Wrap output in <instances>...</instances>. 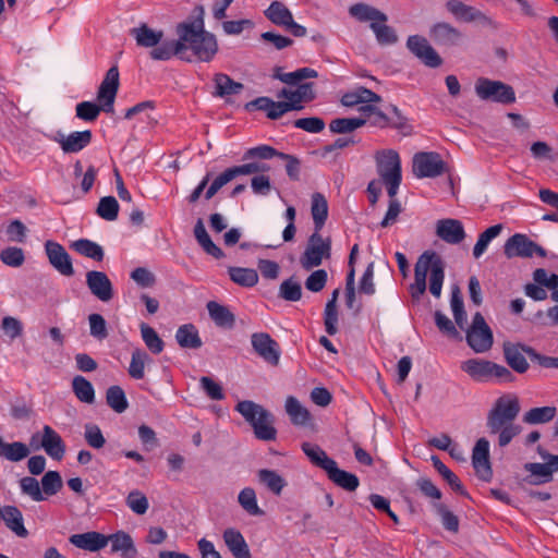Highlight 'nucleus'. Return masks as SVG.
<instances>
[{"mask_svg":"<svg viewBox=\"0 0 558 558\" xmlns=\"http://www.w3.org/2000/svg\"><path fill=\"white\" fill-rule=\"evenodd\" d=\"M177 34L183 50L181 60L209 62L218 51L217 38L205 31L202 19L178 25Z\"/></svg>","mask_w":558,"mask_h":558,"instance_id":"f257e3e1","label":"nucleus"},{"mask_svg":"<svg viewBox=\"0 0 558 558\" xmlns=\"http://www.w3.org/2000/svg\"><path fill=\"white\" fill-rule=\"evenodd\" d=\"M445 262L436 252L425 251L422 253L414 266V282L409 287L412 299L418 301L425 293L427 277H429L430 293L435 298H439L445 280Z\"/></svg>","mask_w":558,"mask_h":558,"instance_id":"f03ea898","label":"nucleus"},{"mask_svg":"<svg viewBox=\"0 0 558 558\" xmlns=\"http://www.w3.org/2000/svg\"><path fill=\"white\" fill-rule=\"evenodd\" d=\"M520 412L517 397L506 395L499 397L487 415V427L490 434H498V445L505 447L520 434L521 427L513 423Z\"/></svg>","mask_w":558,"mask_h":558,"instance_id":"7ed1b4c3","label":"nucleus"},{"mask_svg":"<svg viewBox=\"0 0 558 558\" xmlns=\"http://www.w3.org/2000/svg\"><path fill=\"white\" fill-rule=\"evenodd\" d=\"M119 89V70L118 66H111L97 92L98 105L90 101H82L76 105V117L84 121H95L100 111L113 112L114 99Z\"/></svg>","mask_w":558,"mask_h":558,"instance_id":"20e7f679","label":"nucleus"},{"mask_svg":"<svg viewBox=\"0 0 558 558\" xmlns=\"http://www.w3.org/2000/svg\"><path fill=\"white\" fill-rule=\"evenodd\" d=\"M349 12L361 22H369V27L379 45H395L398 41V35L391 26L387 25L388 17L384 12L364 3L351 5Z\"/></svg>","mask_w":558,"mask_h":558,"instance_id":"39448f33","label":"nucleus"},{"mask_svg":"<svg viewBox=\"0 0 558 558\" xmlns=\"http://www.w3.org/2000/svg\"><path fill=\"white\" fill-rule=\"evenodd\" d=\"M235 410L253 427L256 438L265 441L275 440L277 430L272 415L260 404L251 400L240 401Z\"/></svg>","mask_w":558,"mask_h":558,"instance_id":"423d86ee","label":"nucleus"},{"mask_svg":"<svg viewBox=\"0 0 558 558\" xmlns=\"http://www.w3.org/2000/svg\"><path fill=\"white\" fill-rule=\"evenodd\" d=\"M461 369L475 381H489L497 379L509 383L513 379L511 372L499 364L482 359H470L461 364Z\"/></svg>","mask_w":558,"mask_h":558,"instance_id":"0eeeda50","label":"nucleus"},{"mask_svg":"<svg viewBox=\"0 0 558 558\" xmlns=\"http://www.w3.org/2000/svg\"><path fill=\"white\" fill-rule=\"evenodd\" d=\"M477 97L485 101L511 104L515 100V94L511 86L485 77H480L474 86Z\"/></svg>","mask_w":558,"mask_h":558,"instance_id":"6e6552de","label":"nucleus"},{"mask_svg":"<svg viewBox=\"0 0 558 558\" xmlns=\"http://www.w3.org/2000/svg\"><path fill=\"white\" fill-rule=\"evenodd\" d=\"M330 256V240L324 239L319 231H314L310 236L307 246L301 257V265L310 270L322 264L324 258Z\"/></svg>","mask_w":558,"mask_h":558,"instance_id":"1a4fd4ad","label":"nucleus"},{"mask_svg":"<svg viewBox=\"0 0 558 558\" xmlns=\"http://www.w3.org/2000/svg\"><path fill=\"white\" fill-rule=\"evenodd\" d=\"M466 341L476 353L487 352L492 348L493 332L481 313L474 315L472 325L466 332Z\"/></svg>","mask_w":558,"mask_h":558,"instance_id":"9d476101","label":"nucleus"},{"mask_svg":"<svg viewBox=\"0 0 558 558\" xmlns=\"http://www.w3.org/2000/svg\"><path fill=\"white\" fill-rule=\"evenodd\" d=\"M504 253L508 258H530L533 255L546 256V251L523 233H515L510 236L505 243Z\"/></svg>","mask_w":558,"mask_h":558,"instance_id":"9b49d317","label":"nucleus"},{"mask_svg":"<svg viewBox=\"0 0 558 558\" xmlns=\"http://www.w3.org/2000/svg\"><path fill=\"white\" fill-rule=\"evenodd\" d=\"M265 16L274 24L287 28L295 37H304L306 28L294 22L291 11L280 1H272Z\"/></svg>","mask_w":558,"mask_h":558,"instance_id":"f8f14e48","label":"nucleus"},{"mask_svg":"<svg viewBox=\"0 0 558 558\" xmlns=\"http://www.w3.org/2000/svg\"><path fill=\"white\" fill-rule=\"evenodd\" d=\"M445 170V162L437 153H417L413 157V173L416 178H436Z\"/></svg>","mask_w":558,"mask_h":558,"instance_id":"ddd939ff","label":"nucleus"},{"mask_svg":"<svg viewBox=\"0 0 558 558\" xmlns=\"http://www.w3.org/2000/svg\"><path fill=\"white\" fill-rule=\"evenodd\" d=\"M407 48L426 66L438 68L442 64V59L430 46L428 40L420 35H411L407 39Z\"/></svg>","mask_w":558,"mask_h":558,"instance_id":"4468645a","label":"nucleus"},{"mask_svg":"<svg viewBox=\"0 0 558 558\" xmlns=\"http://www.w3.org/2000/svg\"><path fill=\"white\" fill-rule=\"evenodd\" d=\"M254 351L268 364L277 366L280 361L278 343L266 332H256L251 337Z\"/></svg>","mask_w":558,"mask_h":558,"instance_id":"2eb2a0df","label":"nucleus"},{"mask_svg":"<svg viewBox=\"0 0 558 558\" xmlns=\"http://www.w3.org/2000/svg\"><path fill=\"white\" fill-rule=\"evenodd\" d=\"M86 286L90 293L104 303L110 302L114 296L113 284L107 274L104 271H87Z\"/></svg>","mask_w":558,"mask_h":558,"instance_id":"dca6fc26","label":"nucleus"},{"mask_svg":"<svg viewBox=\"0 0 558 558\" xmlns=\"http://www.w3.org/2000/svg\"><path fill=\"white\" fill-rule=\"evenodd\" d=\"M45 252L50 265L62 276L71 277L74 274L72 259L65 248L54 241H46Z\"/></svg>","mask_w":558,"mask_h":558,"instance_id":"f3484780","label":"nucleus"},{"mask_svg":"<svg viewBox=\"0 0 558 558\" xmlns=\"http://www.w3.org/2000/svg\"><path fill=\"white\" fill-rule=\"evenodd\" d=\"M377 171L384 180L401 179V161L393 149L378 150L375 155Z\"/></svg>","mask_w":558,"mask_h":558,"instance_id":"a211bd4d","label":"nucleus"},{"mask_svg":"<svg viewBox=\"0 0 558 558\" xmlns=\"http://www.w3.org/2000/svg\"><path fill=\"white\" fill-rule=\"evenodd\" d=\"M92 132L89 130L75 131L70 134L57 132L53 141L58 143L65 154H75L83 150L92 142Z\"/></svg>","mask_w":558,"mask_h":558,"instance_id":"6ab92c4d","label":"nucleus"},{"mask_svg":"<svg viewBox=\"0 0 558 558\" xmlns=\"http://www.w3.org/2000/svg\"><path fill=\"white\" fill-rule=\"evenodd\" d=\"M472 465L477 476L483 481H490L493 471L489 462V441L480 438L472 451Z\"/></svg>","mask_w":558,"mask_h":558,"instance_id":"aec40b11","label":"nucleus"},{"mask_svg":"<svg viewBox=\"0 0 558 558\" xmlns=\"http://www.w3.org/2000/svg\"><path fill=\"white\" fill-rule=\"evenodd\" d=\"M296 85L298 86L294 89L283 88L278 93V98L287 99L292 110L303 109V102L312 101L316 97L314 83H303Z\"/></svg>","mask_w":558,"mask_h":558,"instance_id":"412c9836","label":"nucleus"},{"mask_svg":"<svg viewBox=\"0 0 558 558\" xmlns=\"http://www.w3.org/2000/svg\"><path fill=\"white\" fill-rule=\"evenodd\" d=\"M447 10L458 20L464 22H481L482 24L493 25L494 21L482 11L474 7L464 4L459 0H449L446 4Z\"/></svg>","mask_w":558,"mask_h":558,"instance_id":"4be33fe9","label":"nucleus"},{"mask_svg":"<svg viewBox=\"0 0 558 558\" xmlns=\"http://www.w3.org/2000/svg\"><path fill=\"white\" fill-rule=\"evenodd\" d=\"M40 446L45 450V452L56 461L62 460L66 451V447L63 439L49 425L43 426Z\"/></svg>","mask_w":558,"mask_h":558,"instance_id":"5701e85b","label":"nucleus"},{"mask_svg":"<svg viewBox=\"0 0 558 558\" xmlns=\"http://www.w3.org/2000/svg\"><path fill=\"white\" fill-rule=\"evenodd\" d=\"M69 542L74 547L90 553L99 551L108 545L107 535L96 531L72 534Z\"/></svg>","mask_w":558,"mask_h":558,"instance_id":"b1692460","label":"nucleus"},{"mask_svg":"<svg viewBox=\"0 0 558 558\" xmlns=\"http://www.w3.org/2000/svg\"><path fill=\"white\" fill-rule=\"evenodd\" d=\"M108 544H111V551L118 553L122 558H135L137 549L131 535L124 531H118L107 535Z\"/></svg>","mask_w":558,"mask_h":558,"instance_id":"393cba45","label":"nucleus"},{"mask_svg":"<svg viewBox=\"0 0 558 558\" xmlns=\"http://www.w3.org/2000/svg\"><path fill=\"white\" fill-rule=\"evenodd\" d=\"M435 43L442 46H457L463 38L462 33L448 23H437L429 32Z\"/></svg>","mask_w":558,"mask_h":558,"instance_id":"a878e982","label":"nucleus"},{"mask_svg":"<svg viewBox=\"0 0 558 558\" xmlns=\"http://www.w3.org/2000/svg\"><path fill=\"white\" fill-rule=\"evenodd\" d=\"M222 538L234 558H251L248 545L240 531L229 527L225 530Z\"/></svg>","mask_w":558,"mask_h":558,"instance_id":"bb28decb","label":"nucleus"},{"mask_svg":"<svg viewBox=\"0 0 558 558\" xmlns=\"http://www.w3.org/2000/svg\"><path fill=\"white\" fill-rule=\"evenodd\" d=\"M436 233L441 240L450 244H458L465 236L462 223L456 219L439 220L437 222Z\"/></svg>","mask_w":558,"mask_h":558,"instance_id":"cd10ccee","label":"nucleus"},{"mask_svg":"<svg viewBox=\"0 0 558 558\" xmlns=\"http://www.w3.org/2000/svg\"><path fill=\"white\" fill-rule=\"evenodd\" d=\"M519 344L505 343L504 355L508 365L518 373H525L529 368V363L525 359L526 349Z\"/></svg>","mask_w":558,"mask_h":558,"instance_id":"c85d7f7f","label":"nucleus"},{"mask_svg":"<svg viewBox=\"0 0 558 558\" xmlns=\"http://www.w3.org/2000/svg\"><path fill=\"white\" fill-rule=\"evenodd\" d=\"M381 97L371 89L360 86L347 92L341 97V104L344 107H355L368 102H380Z\"/></svg>","mask_w":558,"mask_h":558,"instance_id":"c756f323","label":"nucleus"},{"mask_svg":"<svg viewBox=\"0 0 558 558\" xmlns=\"http://www.w3.org/2000/svg\"><path fill=\"white\" fill-rule=\"evenodd\" d=\"M326 473L330 481L345 490L354 492L359 487L360 481L357 476L339 469L336 461L332 462V465H329Z\"/></svg>","mask_w":558,"mask_h":558,"instance_id":"7c9ffc66","label":"nucleus"},{"mask_svg":"<svg viewBox=\"0 0 558 558\" xmlns=\"http://www.w3.org/2000/svg\"><path fill=\"white\" fill-rule=\"evenodd\" d=\"M1 521H3L9 530L20 537H26L28 532L24 526L22 512L15 506H4L1 512Z\"/></svg>","mask_w":558,"mask_h":558,"instance_id":"2f4dec72","label":"nucleus"},{"mask_svg":"<svg viewBox=\"0 0 558 558\" xmlns=\"http://www.w3.org/2000/svg\"><path fill=\"white\" fill-rule=\"evenodd\" d=\"M31 449L25 442H5L0 436V458L16 463L26 459Z\"/></svg>","mask_w":558,"mask_h":558,"instance_id":"473e14b6","label":"nucleus"},{"mask_svg":"<svg viewBox=\"0 0 558 558\" xmlns=\"http://www.w3.org/2000/svg\"><path fill=\"white\" fill-rule=\"evenodd\" d=\"M131 35L135 38L138 46L151 48L161 41L163 32L151 29L146 24H142L138 27L132 28Z\"/></svg>","mask_w":558,"mask_h":558,"instance_id":"72a5a7b5","label":"nucleus"},{"mask_svg":"<svg viewBox=\"0 0 558 558\" xmlns=\"http://www.w3.org/2000/svg\"><path fill=\"white\" fill-rule=\"evenodd\" d=\"M311 214L315 231H320L328 217V203L322 193H314L312 195Z\"/></svg>","mask_w":558,"mask_h":558,"instance_id":"f704fd0d","label":"nucleus"},{"mask_svg":"<svg viewBox=\"0 0 558 558\" xmlns=\"http://www.w3.org/2000/svg\"><path fill=\"white\" fill-rule=\"evenodd\" d=\"M175 340L181 348L197 349L202 345L196 327L192 324H185L178 328Z\"/></svg>","mask_w":558,"mask_h":558,"instance_id":"c9c22d12","label":"nucleus"},{"mask_svg":"<svg viewBox=\"0 0 558 558\" xmlns=\"http://www.w3.org/2000/svg\"><path fill=\"white\" fill-rule=\"evenodd\" d=\"M286 412L294 425H306L311 418L310 412L304 408L300 401L290 396L286 400Z\"/></svg>","mask_w":558,"mask_h":558,"instance_id":"e433bc0d","label":"nucleus"},{"mask_svg":"<svg viewBox=\"0 0 558 558\" xmlns=\"http://www.w3.org/2000/svg\"><path fill=\"white\" fill-rule=\"evenodd\" d=\"M71 247L82 256L101 262L105 256L104 248L96 242L88 239H80L71 244Z\"/></svg>","mask_w":558,"mask_h":558,"instance_id":"4c0bfd02","label":"nucleus"},{"mask_svg":"<svg viewBox=\"0 0 558 558\" xmlns=\"http://www.w3.org/2000/svg\"><path fill=\"white\" fill-rule=\"evenodd\" d=\"M228 274L230 279L241 287L252 288L258 282L257 270L253 268L229 267Z\"/></svg>","mask_w":558,"mask_h":558,"instance_id":"58836bf2","label":"nucleus"},{"mask_svg":"<svg viewBox=\"0 0 558 558\" xmlns=\"http://www.w3.org/2000/svg\"><path fill=\"white\" fill-rule=\"evenodd\" d=\"M207 310L210 318L219 327H232L234 324V315L229 311L228 307L210 301L207 303Z\"/></svg>","mask_w":558,"mask_h":558,"instance_id":"ea45409f","label":"nucleus"},{"mask_svg":"<svg viewBox=\"0 0 558 558\" xmlns=\"http://www.w3.org/2000/svg\"><path fill=\"white\" fill-rule=\"evenodd\" d=\"M215 95L218 97H226L239 94L243 89V84L234 82L229 75L219 73L215 78Z\"/></svg>","mask_w":558,"mask_h":558,"instance_id":"a19ab883","label":"nucleus"},{"mask_svg":"<svg viewBox=\"0 0 558 558\" xmlns=\"http://www.w3.org/2000/svg\"><path fill=\"white\" fill-rule=\"evenodd\" d=\"M72 389L76 398L84 403L92 404L95 401V390L89 380L77 375L72 380Z\"/></svg>","mask_w":558,"mask_h":558,"instance_id":"79ce46f5","label":"nucleus"},{"mask_svg":"<svg viewBox=\"0 0 558 558\" xmlns=\"http://www.w3.org/2000/svg\"><path fill=\"white\" fill-rule=\"evenodd\" d=\"M302 450L313 464L322 468L325 471L329 468V465H332V462L335 461L333 459L329 458L327 453L317 445L304 442L302 445Z\"/></svg>","mask_w":558,"mask_h":558,"instance_id":"37998d69","label":"nucleus"},{"mask_svg":"<svg viewBox=\"0 0 558 558\" xmlns=\"http://www.w3.org/2000/svg\"><path fill=\"white\" fill-rule=\"evenodd\" d=\"M238 501L242 509L250 515L260 517L264 514V511L257 504L256 493L253 488H243L238 495Z\"/></svg>","mask_w":558,"mask_h":558,"instance_id":"c03bdc74","label":"nucleus"},{"mask_svg":"<svg viewBox=\"0 0 558 558\" xmlns=\"http://www.w3.org/2000/svg\"><path fill=\"white\" fill-rule=\"evenodd\" d=\"M557 413V409L551 405L533 408L524 413L523 422L526 424H544L550 422Z\"/></svg>","mask_w":558,"mask_h":558,"instance_id":"a18cd8bd","label":"nucleus"},{"mask_svg":"<svg viewBox=\"0 0 558 558\" xmlns=\"http://www.w3.org/2000/svg\"><path fill=\"white\" fill-rule=\"evenodd\" d=\"M150 362H151V359L144 350H142V349L133 350L130 366H129V375L134 379L144 378L145 365Z\"/></svg>","mask_w":558,"mask_h":558,"instance_id":"49530a36","label":"nucleus"},{"mask_svg":"<svg viewBox=\"0 0 558 558\" xmlns=\"http://www.w3.org/2000/svg\"><path fill=\"white\" fill-rule=\"evenodd\" d=\"M154 49L150 51V57L154 60H169L173 56L181 59L182 48L179 43V38L177 40H171L163 43L160 46L153 47Z\"/></svg>","mask_w":558,"mask_h":558,"instance_id":"de8ad7c7","label":"nucleus"},{"mask_svg":"<svg viewBox=\"0 0 558 558\" xmlns=\"http://www.w3.org/2000/svg\"><path fill=\"white\" fill-rule=\"evenodd\" d=\"M365 123L366 120L363 118H338L330 122L329 130L336 134H347L362 128Z\"/></svg>","mask_w":558,"mask_h":558,"instance_id":"09e8293b","label":"nucleus"},{"mask_svg":"<svg viewBox=\"0 0 558 558\" xmlns=\"http://www.w3.org/2000/svg\"><path fill=\"white\" fill-rule=\"evenodd\" d=\"M502 228L501 223L494 225L480 234L473 247V256L475 258H480L485 253L489 243L500 234Z\"/></svg>","mask_w":558,"mask_h":558,"instance_id":"8fccbe9b","label":"nucleus"},{"mask_svg":"<svg viewBox=\"0 0 558 558\" xmlns=\"http://www.w3.org/2000/svg\"><path fill=\"white\" fill-rule=\"evenodd\" d=\"M141 336L145 345L151 353L159 354L162 352L165 343L153 327L142 324Z\"/></svg>","mask_w":558,"mask_h":558,"instance_id":"3c124183","label":"nucleus"},{"mask_svg":"<svg viewBox=\"0 0 558 558\" xmlns=\"http://www.w3.org/2000/svg\"><path fill=\"white\" fill-rule=\"evenodd\" d=\"M450 306L457 325L460 328H464V325L466 324V313L464 311L461 291L458 286H453L451 289Z\"/></svg>","mask_w":558,"mask_h":558,"instance_id":"603ef678","label":"nucleus"},{"mask_svg":"<svg viewBox=\"0 0 558 558\" xmlns=\"http://www.w3.org/2000/svg\"><path fill=\"white\" fill-rule=\"evenodd\" d=\"M259 481L274 494L280 495L283 487L287 485L282 476L277 472L263 469L258 471Z\"/></svg>","mask_w":558,"mask_h":558,"instance_id":"864d4df0","label":"nucleus"},{"mask_svg":"<svg viewBox=\"0 0 558 558\" xmlns=\"http://www.w3.org/2000/svg\"><path fill=\"white\" fill-rule=\"evenodd\" d=\"M434 468L438 471V473L444 477V480L450 485V487L460 493L461 495H465L463 485L461 484L458 476L451 472L438 457L432 456L430 458Z\"/></svg>","mask_w":558,"mask_h":558,"instance_id":"5fc2aeb1","label":"nucleus"},{"mask_svg":"<svg viewBox=\"0 0 558 558\" xmlns=\"http://www.w3.org/2000/svg\"><path fill=\"white\" fill-rule=\"evenodd\" d=\"M317 76V71L312 68H301L293 72L281 73L276 75L278 80L288 85H296L304 80L315 78Z\"/></svg>","mask_w":558,"mask_h":558,"instance_id":"6e6d98bb","label":"nucleus"},{"mask_svg":"<svg viewBox=\"0 0 558 558\" xmlns=\"http://www.w3.org/2000/svg\"><path fill=\"white\" fill-rule=\"evenodd\" d=\"M108 405L117 413H122L128 409V400L123 389L119 386H111L106 393Z\"/></svg>","mask_w":558,"mask_h":558,"instance_id":"4d7b16f0","label":"nucleus"},{"mask_svg":"<svg viewBox=\"0 0 558 558\" xmlns=\"http://www.w3.org/2000/svg\"><path fill=\"white\" fill-rule=\"evenodd\" d=\"M432 507L434 511L440 517L444 527L450 532H458L459 519L453 514L444 504L433 502Z\"/></svg>","mask_w":558,"mask_h":558,"instance_id":"13d9d810","label":"nucleus"},{"mask_svg":"<svg viewBox=\"0 0 558 558\" xmlns=\"http://www.w3.org/2000/svg\"><path fill=\"white\" fill-rule=\"evenodd\" d=\"M119 213V203L113 196H105L100 198L97 207L99 217L107 221H114Z\"/></svg>","mask_w":558,"mask_h":558,"instance_id":"bf43d9fd","label":"nucleus"},{"mask_svg":"<svg viewBox=\"0 0 558 558\" xmlns=\"http://www.w3.org/2000/svg\"><path fill=\"white\" fill-rule=\"evenodd\" d=\"M279 295L286 301H299L302 298L301 283L294 278H289L282 281L279 288Z\"/></svg>","mask_w":558,"mask_h":558,"instance_id":"052dcab7","label":"nucleus"},{"mask_svg":"<svg viewBox=\"0 0 558 558\" xmlns=\"http://www.w3.org/2000/svg\"><path fill=\"white\" fill-rule=\"evenodd\" d=\"M63 482L57 471H48L41 477L43 494L47 496L56 495L62 488Z\"/></svg>","mask_w":558,"mask_h":558,"instance_id":"680f3d73","label":"nucleus"},{"mask_svg":"<svg viewBox=\"0 0 558 558\" xmlns=\"http://www.w3.org/2000/svg\"><path fill=\"white\" fill-rule=\"evenodd\" d=\"M84 439L94 449H101L106 444V438L99 426L92 423L84 426Z\"/></svg>","mask_w":558,"mask_h":558,"instance_id":"e2e57ef3","label":"nucleus"},{"mask_svg":"<svg viewBox=\"0 0 558 558\" xmlns=\"http://www.w3.org/2000/svg\"><path fill=\"white\" fill-rule=\"evenodd\" d=\"M236 178V173L233 167L226 169L222 173H220L209 185L207 191L205 192V198L208 201L213 198L220 189H222L226 184Z\"/></svg>","mask_w":558,"mask_h":558,"instance_id":"0e129e2a","label":"nucleus"},{"mask_svg":"<svg viewBox=\"0 0 558 558\" xmlns=\"http://www.w3.org/2000/svg\"><path fill=\"white\" fill-rule=\"evenodd\" d=\"M415 485L426 498H429L432 500V504L440 502L439 500L441 499L442 494L440 489L428 477H418L416 480Z\"/></svg>","mask_w":558,"mask_h":558,"instance_id":"69168bd1","label":"nucleus"},{"mask_svg":"<svg viewBox=\"0 0 558 558\" xmlns=\"http://www.w3.org/2000/svg\"><path fill=\"white\" fill-rule=\"evenodd\" d=\"M128 507L136 514H144L148 510V499L140 490H132L126 497Z\"/></svg>","mask_w":558,"mask_h":558,"instance_id":"338daca9","label":"nucleus"},{"mask_svg":"<svg viewBox=\"0 0 558 558\" xmlns=\"http://www.w3.org/2000/svg\"><path fill=\"white\" fill-rule=\"evenodd\" d=\"M280 154H281L280 151L276 150L271 146L260 145V146H256V147H252V148L247 149L243 155V159L251 160V159L258 158L262 160H268L274 157H279Z\"/></svg>","mask_w":558,"mask_h":558,"instance_id":"774afa93","label":"nucleus"}]
</instances>
